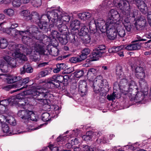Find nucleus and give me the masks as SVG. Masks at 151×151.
<instances>
[{
  "label": "nucleus",
  "instance_id": "obj_48",
  "mask_svg": "<svg viewBox=\"0 0 151 151\" xmlns=\"http://www.w3.org/2000/svg\"><path fill=\"white\" fill-rule=\"evenodd\" d=\"M8 45L6 40L5 39H2L0 41V47L1 49H5Z\"/></svg>",
  "mask_w": 151,
  "mask_h": 151
},
{
  "label": "nucleus",
  "instance_id": "obj_29",
  "mask_svg": "<svg viewBox=\"0 0 151 151\" xmlns=\"http://www.w3.org/2000/svg\"><path fill=\"white\" fill-rule=\"evenodd\" d=\"M21 15L26 17L28 20H30L32 19H34L35 17V15H32V16L30 14L29 12L27 10H24L22 11L21 12Z\"/></svg>",
  "mask_w": 151,
  "mask_h": 151
},
{
  "label": "nucleus",
  "instance_id": "obj_8",
  "mask_svg": "<svg viewBox=\"0 0 151 151\" xmlns=\"http://www.w3.org/2000/svg\"><path fill=\"white\" fill-rule=\"evenodd\" d=\"M33 111H29V110H19L18 113V116L23 119L24 122L27 121L30 119L31 120L37 121V119L35 117Z\"/></svg>",
  "mask_w": 151,
  "mask_h": 151
},
{
  "label": "nucleus",
  "instance_id": "obj_7",
  "mask_svg": "<svg viewBox=\"0 0 151 151\" xmlns=\"http://www.w3.org/2000/svg\"><path fill=\"white\" fill-rule=\"evenodd\" d=\"M138 89V88L135 82L131 80L127 86V88H125L123 90L122 92L124 95H127L129 98H130L131 96L135 95V93H137Z\"/></svg>",
  "mask_w": 151,
  "mask_h": 151
},
{
  "label": "nucleus",
  "instance_id": "obj_9",
  "mask_svg": "<svg viewBox=\"0 0 151 151\" xmlns=\"http://www.w3.org/2000/svg\"><path fill=\"white\" fill-rule=\"evenodd\" d=\"M94 89L96 91L99 90L100 88H103L104 86L107 89L108 91L109 89V86L108 82L106 80L102 79V77L101 76H99L95 79L93 83Z\"/></svg>",
  "mask_w": 151,
  "mask_h": 151
},
{
  "label": "nucleus",
  "instance_id": "obj_2",
  "mask_svg": "<svg viewBox=\"0 0 151 151\" xmlns=\"http://www.w3.org/2000/svg\"><path fill=\"white\" fill-rule=\"evenodd\" d=\"M35 20L38 21V26L43 33H46L48 31V27L47 25L50 23V24L51 20L49 16H48V11L46 14L42 15L40 18L37 13H35Z\"/></svg>",
  "mask_w": 151,
  "mask_h": 151
},
{
  "label": "nucleus",
  "instance_id": "obj_35",
  "mask_svg": "<svg viewBox=\"0 0 151 151\" xmlns=\"http://www.w3.org/2000/svg\"><path fill=\"white\" fill-rule=\"evenodd\" d=\"M96 72V70L94 68H91L89 69L87 74V77L90 80L93 79V76L95 75V74Z\"/></svg>",
  "mask_w": 151,
  "mask_h": 151
},
{
  "label": "nucleus",
  "instance_id": "obj_16",
  "mask_svg": "<svg viewBox=\"0 0 151 151\" xmlns=\"http://www.w3.org/2000/svg\"><path fill=\"white\" fill-rule=\"evenodd\" d=\"M124 12L125 14L127 16V17H124L123 18L122 21V23L127 31L128 32H130L131 29L132 27L129 18H133L135 20V17H137L138 14L135 17H132L130 16L129 14H127L125 12Z\"/></svg>",
  "mask_w": 151,
  "mask_h": 151
},
{
  "label": "nucleus",
  "instance_id": "obj_52",
  "mask_svg": "<svg viewBox=\"0 0 151 151\" xmlns=\"http://www.w3.org/2000/svg\"><path fill=\"white\" fill-rule=\"evenodd\" d=\"M12 4L14 7H18L21 4L20 0H13L12 1Z\"/></svg>",
  "mask_w": 151,
  "mask_h": 151
},
{
  "label": "nucleus",
  "instance_id": "obj_44",
  "mask_svg": "<svg viewBox=\"0 0 151 151\" xmlns=\"http://www.w3.org/2000/svg\"><path fill=\"white\" fill-rule=\"evenodd\" d=\"M82 37L81 40L84 43L88 44L90 43L91 38L89 35L87 34L86 35L83 36Z\"/></svg>",
  "mask_w": 151,
  "mask_h": 151
},
{
  "label": "nucleus",
  "instance_id": "obj_64",
  "mask_svg": "<svg viewBox=\"0 0 151 151\" xmlns=\"http://www.w3.org/2000/svg\"><path fill=\"white\" fill-rule=\"evenodd\" d=\"M96 141L98 143L101 144H104L106 142V140L104 138L101 139H97Z\"/></svg>",
  "mask_w": 151,
  "mask_h": 151
},
{
  "label": "nucleus",
  "instance_id": "obj_37",
  "mask_svg": "<svg viewBox=\"0 0 151 151\" xmlns=\"http://www.w3.org/2000/svg\"><path fill=\"white\" fill-rule=\"evenodd\" d=\"M26 32L25 31H18L15 29H12L11 31V35L14 37H16L18 35H22V34H24Z\"/></svg>",
  "mask_w": 151,
  "mask_h": 151
},
{
  "label": "nucleus",
  "instance_id": "obj_39",
  "mask_svg": "<svg viewBox=\"0 0 151 151\" xmlns=\"http://www.w3.org/2000/svg\"><path fill=\"white\" fill-rule=\"evenodd\" d=\"M60 18L64 21L69 22L70 19V17L68 13L65 12H62L60 16Z\"/></svg>",
  "mask_w": 151,
  "mask_h": 151
},
{
  "label": "nucleus",
  "instance_id": "obj_40",
  "mask_svg": "<svg viewBox=\"0 0 151 151\" xmlns=\"http://www.w3.org/2000/svg\"><path fill=\"white\" fill-rule=\"evenodd\" d=\"M122 78L120 82L119 86L120 88L123 89V90L125 88H127V86L128 85L127 83V79L126 78Z\"/></svg>",
  "mask_w": 151,
  "mask_h": 151
},
{
  "label": "nucleus",
  "instance_id": "obj_20",
  "mask_svg": "<svg viewBox=\"0 0 151 151\" xmlns=\"http://www.w3.org/2000/svg\"><path fill=\"white\" fill-rule=\"evenodd\" d=\"M81 24L80 21L77 19L71 22L70 26L71 28V32L74 34L78 32V27Z\"/></svg>",
  "mask_w": 151,
  "mask_h": 151
},
{
  "label": "nucleus",
  "instance_id": "obj_5",
  "mask_svg": "<svg viewBox=\"0 0 151 151\" xmlns=\"http://www.w3.org/2000/svg\"><path fill=\"white\" fill-rule=\"evenodd\" d=\"M108 23L110 26H116L119 24L120 19V16L118 12L114 9H111L108 14Z\"/></svg>",
  "mask_w": 151,
  "mask_h": 151
},
{
  "label": "nucleus",
  "instance_id": "obj_22",
  "mask_svg": "<svg viewBox=\"0 0 151 151\" xmlns=\"http://www.w3.org/2000/svg\"><path fill=\"white\" fill-rule=\"evenodd\" d=\"M108 38L111 40H114L117 36L116 29L115 27H111L107 32Z\"/></svg>",
  "mask_w": 151,
  "mask_h": 151
},
{
  "label": "nucleus",
  "instance_id": "obj_19",
  "mask_svg": "<svg viewBox=\"0 0 151 151\" xmlns=\"http://www.w3.org/2000/svg\"><path fill=\"white\" fill-rule=\"evenodd\" d=\"M146 21L143 17L141 16L137 19L134 23L135 27L137 30H140L145 25Z\"/></svg>",
  "mask_w": 151,
  "mask_h": 151
},
{
  "label": "nucleus",
  "instance_id": "obj_14",
  "mask_svg": "<svg viewBox=\"0 0 151 151\" xmlns=\"http://www.w3.org/2000/svg\"><path fill=\"white\" fill-rule=\"evenodd\" d=\"M25 34H30L32 36V37L33 39H36L37 36H40L41 35L43 36H46V35H44L41 32L43 33L42 30H39L38 28L36 26L33 25L30 27L27 30Z\"/></svg>",
  "mask_w": 151,
  "mask_h": 151
},
{
  "label": "nucleus",
  "instance_id": "obj_47",
  "mask_svg": "<svg viewBox=\"0 0 151 151\" xmlns=\"http://www.w3.org/2000/svg\"><path fill=\"white\" fill-rule=\"evenodd\" d=\"M67 38V40H68L69 42L73 44H76L78 41L77 39H75V35L72 34L70 35Z\"/></svg>",
  "mask_w": 151,
  "mask_h": 151
},
{
  "label": "nucleus",
  "instance_id": "obj_10",
  "mask_svg": "<svg viewBox=\"0 0 151 151\" xmlns=\"http://www.w3.org/2000/svg\"><path fill=\"white\" fill-rule=\"evenodd\" d=\"M42 88L39 89H33L32 96L34 99L37 98V100H42L43 98H47L50 92L48 88Z\"/></svg>",
  "mask_w": 151,
  "mask_h": 151
},
{
  "label": "nucleus",
  "instance_id": "obj_18",
  "mask_svg": "<svg viewBox=\"0 0 151 151\" xmlns=\"http://www.w3.org/2000/svg\"><path fill=\"white\" fill-rule=\"evenodd\" d=\"M78 89L79 91L81 93V96L86 95L87 92L86 82L83 81H80L79 82Z\"/></svg>",
  "mask_w": 151,
  "mask_h": 151
},
{
  "label": "nucleus",
  "instance_id": "obj_34",
  "mask_svg": "<svg viewBox=\"0 0 151 151\" xmlns=\"http://www.w3.org/2000/svg\"><path fill=\"white\" fill-rule=\"evenodd\" d=\"M62 20L60 18H59V19H57L56 21H54L51 23L49 25L50 27H52L55 26L58 28L63 24Z\"/></svg>",
  "mask_w": 151,
  "mask_h": 151
},
{
  "label": "nucleus",
  "instance_id": "obj_17",
  "mask_svg": "<svg viewBox=\"0 0 151 151\" xmlns=\"http://www.w3.org/2000/svg\"><path fill=\"white\" fill-rule=\"evenodd\" d=\"M3 59L6 61L8 67L11 68L16 67L17 62L15 59L9 56L4 57Z\"/></svg>",
  "mask_w": 151,
  "mask_h": 151
},
{
  "label": "nucleus",
  "instance_id": "obj_6",
  "mask_svg": "<svg viewBox=\"0 0 151 151\" xmlns=\"http://www.w3.org/2000/svg\"><path fill=\"white\" fill-rule=\"evenodd\" d=\"M63 81V76L55 75L52 76V79L45 84L44 86L46 88H53L60 87V83Z\"/></svg>",
  "mask_w": 151,
  "mask_h": 151
},
{
  "label": "nucleus",
  "instance_id": "obj_26",
  "mask_svg": "<svg viewBox=\"0 0 151 151\" xmlns=\"http://www.w3.org/2000/svg\"><path fill=\"white\" fill-rule=\"evenodd\" d=\"M1 117L11 125L15 126L16 124V120L12 116H5L4 115H2Z\"/></svg>",
  "mask_w": 151,
  "mask_h": 151
},
{
  "label": "nucleus",
  "instance_id": "obj_31",
  "mask_svg": "<svg viewBox=\"0 0 151 151\" xmlns=\"http://www.w3.org/2000/svg\"><path fill=\"white\" fill-rule=\"evenodd\" d=\"M67 37L64 33H60L57 39L63 45H65L68 42Z\"/></svg>",
  "mask_w": 151,
  "mask_h": 151
},
{
  "label": "nucleus",
  "instance_id": "obj_58",
  "mask_svg": "<svg viewBox=\"0 0 151 151\" xmlns=\"http://www.w3.org/2000/svg\"><path fill=\"white\" fill-rule=\"evenodd\" d=\"M77 57L79 62H82L87 58L85 55H83L82 53L80 55L77 56Z\"/></svg>",
  "mask_w": 151,
  "mask_h": 151
},
{
  "label": "nucleus",
  "instance_id": "obj_4",
  "mask_svg": "<svg viewBox=\"0 0 151 151\" xmlns=\"http://www.w3.org/2000/svg\"><path fill=\"white\" fill-rule=\"evenodd\" d=\"M47 36L41 35L40 37L37 36L36 39H34L32 44V49L34 52H36L40 54H45L44 48V44L43 40Z\"/></svg>",
  "mask_w": 151,
  "mask_h": 151
},
{
  "label": "nucleus",
  "instance_id": "obj_12",
  "mask_svg": "<svg viewBox=\"0 0 151 151\" xmlns=\"http://www.w3.org/2000/svg\"><path fill=\"white\" fill-rule=\"evenodd\" d=\"M13 97L11 101L13 102V104H17L19 106L24 109L27 108L28 103L26 101V99L23 98L22 93H19L15 97Z\"/></svg>",
  "mask_w": 151,
  "mask_h": 151
},
{
  "label": "nucleus",
  "instance_id": "obj_11",
  "mask_svg": "<svg viewBox=\"0 0 151 151\" xmlns=\"http://www.w3.org/2000/svg\"><path fill=\"white\" fill-rule=\"evenodd\" d=\"M106 52V47L104 45H99L97 46L93 50L91 58V60L96 61L98 60Z\"/></svg>",
  "mask_w": 151,
  "mask_h": 151
},
{
  "label": "nucleus",
  "instance_id": "obj_30",
  "mask_svg": "<svg viewBox=\"0 0 151 151\" xmlns=\"http://www.w3.org/2000/svg\"><path fill=\"white\" fill-rule=\"evenodd\" d=\"M137 93H135L134 96H130V98H129L131 100H132L134 99V97H135L137 100H138V101H140L144 99V95L142 92H137Z\"/></svg>",
  "mask_w": 151,
  "mask_h": 151
},
{
  "label": "nucleus",
  "instance_id": "obj_61",
  "mask_svg": "<svg viewBox=\"0 0 151 151\" xmlns=\"http://www.w3.org/2000/svg\"><path fill=\"white\" fill-rule=\"evenodd\" d=\"M48 73L47 70H45L40 72L39 74V76L40 78H41L47 75Z\"/></svg>",
  "mask_w": 151,
  "mask_h": 151
},
{
  "label": "nucleus",
  "instance_id": "obj_42",
  "mask_svg": "<svg viewBox=\"0 0 151 151\" xmlns=\"http://www.w3.org/2000/svg\"><path fill=\"white\" fill-rule=\"evenodd\" d=\"M31 4L34 7H38L42 4L41 0H30Z\"/></svg>",
  "mask_w": 151,
  "mask_h": 151
},
{
  "label": "nucleus",
  "instance_id": "obj_56",
  "mask_svg": "<svg viewBox=\"0 0 151 151\" xmlns=\"http://www.w3.org/2000/svg\"><path fill=\"white\" fill-rule=\"evenodd\" d=\"M59 31L61 33H64V32L67 29V27L64 24H63L60 27L58 28Z\"/></svg>",
  "mask_w": 151,
  "mask_h": 151
},
{
  "label": "nucleus",
  "instance_id": "obj_28",
  "mask_svg": "<svg viewBox=\"0 0 151 151\" xmlns=\"http://www.w3.org/2000/svg\"><path fill=\"white\" fill-rule=\"evenodd\" d=\"M114 27H116V31H117L118 35L119 37H122L125 36L126 34L125 30L119 24H117L116 26Z\"/></svg>",
  "mask_w": 151,
  "mask_h": 151
},
{
  "label": "nucleus",
  "instance_id": "obj_57",
  "mask_svg": "<svg viewBox=\"0 0 151 151\" xmlns=\"http://www.w3.org/2000/svg\"><path fill=\"white\" fill-rule=\"evenodd\" d=\"M104 88H100L99 89V90L97 91H96L95 89H94V91L96 93L99 92L100 93V94L101 96H103L104 95H105V94L106 93V92L107 91H108L106 89V91H104L103 90Z\"/></svg>",
  "mask_w": 151,
  "mask_h": 151
},
{
  "label": "nucleus",
  "instance_id": "obj_62",
  "mask_svg": "<svg viewBox=\"0 0 151 151\" xmlns=\"http://www.w3.org/2000/svg\"><path fill=\"white\" fill-rule=\"evenodd\" d=\"M70 61L73 63H76L79 62L77 57H73L70 59Z\"/></svg>",
  "mask_w": 151,
  "mask_h": 151
},
{
  "label": "nucleus",
  "instance_id": "obj_43",
  "mask_svg": "<svg viewBox=\"0 0 151 151\" xmlns=\"http://www.w3.org/2000/svg\"><path fill=\"white\" fill-rule=\"evenodd\" d=\"M82 139L85 141H88L92 140V134L91 132H87L86 135L82 137Z\"/></svg>",
  "mask_w": 151,
  "mask_h": 151
},
{
  "label": "nucleus",
  "instance_id": "obj_23",
  "mask_svg": "<svg viewBox=\"0 0 151 151\" xmlns=\"http://www.w3.org/2000/svg\"><path fill=\"white\" fill-rule=\"evenodd\" d=\"M78 16L80 19L83 21H86L91 18L92 16V14L88 12H84L78 13Z\"/></svg>",
  "mask_w": 151,
  "mask_h": 151
},
{
  "label": "nucleus",
  "instance_id": "obj_59",
  "mask_svg": "<svg viewBox=\"0 0 151 151\" xmlns=\"http://www.w3.org/2000/svg\"><path fill=\"white\" fill-rule=\"evenodd\" d=\"M90 52V50L88 48H85L83 49L82 51V53L86 56V58L87 57V55L89 54Z\"/></svg>",
  "mask_w": 151,
  "mask_h": 151
},
{
  "label": "nucleus",
  "instance_id": "obj_27",
  "mask_svg": "<svg viewBox=\"0 0 151 151\" xmlns=\"http://www.w3.org/2000/svg\"><path fill=\"white\" fill-rule=\"evenodd\" d=\"M4 59L0 60V70L3 73H6L8 71V66Z\"/></svg>",
  "mask_w": 151,
  "mask_h": 151
},
{
  "label": "nucleus",
  "instance_id": "obj_49",
  "mask_svg": "<svg viewBox=\"0 0 151 151\" xmlns=\"http://www.w3.org/2000/svg\"><path fill=\"white\" fill-rule=\"evenodd\" d=\"M126 46H124L123 45H121L120 46L117 47H113L112 49L111 52H119V50L122 51L121 50L122 49H125V47Z\"/></svg>",
  "mask_w": 151,
  "mask_h": 151
},
{
  "label": "nucleus",
  "instance_id": "obj_41",
  "mask_svg": "<svg viewBox=\"0 0 151 151\" xmlns=\"http://www.w3.org/2000/svg\"><path fill=\"white\" fill-rule=\"evenodd\" d=\"M20 79H20V80H19L18 81H17L16 82H17L15 83L7 86V87L10 89L12 88H19L21 86H22V84L21 83Z\"/></svg>",
  "mask_w": 151,
  "mask_h": 151
},
{
  "label": "nucleus",
  "instance_id": "obj_36",
  "mask_svg": "<svg viewBox=\"0 0 151 151\" xmlns=\"http://www.w3.org/2000/svg\"><path fill=\"white\" fill-rule=\"evenodd\" d=\"M1 119H0V122H1V130L4 133H9L10 130L7 124L5 123H2L1 121Z\"/></svg>",
  "mask_w": 151,
  "mask_h": 151
},
{
  "label": "nucleus",
  "instance_id": "obj_24",
  "mask_svg": "<svg viewBox=\"0 0 151 151\" xmlns=\"http://www.w3.org/2000/svg\"><path fill=\"white\" fill-rule=\"evenodd\" d=\"M13 99V97H12L11 98H9L8 99H4L2 100H0V108L2 107L1 106H3L4 108L5 109V110L1 109V110H3L4 111H6L5 110L6 107L9 105V104H13V102L11 101Z\"/></svg>",
  "mask_w": 151,
  "mask_h": 151
},
{
  "label": "nucleus",
  "instance_id": "obj_63",
  "mask_svg": "<svg viewBox=\"0 0 151 151\" xmlns=\"http://www.w3.org/2000/svg\"><path fill=\"white\" fill-rule=\"evenodd\" d=\"M135 71L136 74H137V73H140L141 72L144 71V70L142 67L140 66H137L135 69Z\"/></svg>",
  "mask_w": 151,
  "mask_h": 151
},
{
  "label": "nucleus",
  "instance_id": "obj_50",
  "mask_svg": "<svg viewBox=\"0 0 151 151\" xmlns=\"http://www.w3.org/2000/svg\"><path fill=\"white\" fill-rule=\"evenodd\" d=\"M4 12L8 16L10 17L13 16L14 14V10L11 9H5L4 10Z\"/></svg>",
  "mask_w": 151,
  "mask_h": 151
},
{
  "label": "nucleus",
  "instance_id": "obj_33",
  "mask_svg": "<svg viewBox=\"0 0 151 151\" xmlns=\"http://www.w3.org/2000/svg\"><path fill=\"white\" fill-rule=\"evenodd\" d=\"M23 34H24L25 35L26 34L24 33V34H22L21 35L22 36V40L24 43L28 45V43L29 42L32 40L34 41V39H33L32 37V36L28 34L29 35V36L28 37L27 36V35H23Z\"/></svg>",
  "mask_w": 151,
  "mask_h": 151
},
{
  "label": "nucleus",
  "instance_id": "obj_21",
  "mask_svg": "<svg viewBox=\"0 0 151 151\" xmlns=\"http://www.w3.org/2000/svg\"><path fill=\"white\" fill-rule=\"evenodd\" d=\"M141 45L139 42H136L135 41L126 47L125 49L128 50H134L139 49L141 47Z\"/></svg>",
  "mask_w": 151,
  "mask_h": 151
},
{
  "label": "nucleus",
  "instance_id": "obj_46",
  "mask_svg": "<svg viewBox=\"0 0 151 151\" xmlns=\"http://www.w3.org/2000/svg\"><path fill=\"white\" fill-rule=\"evenodd\" d=\"M51 119L50 114L47 112L44 113L42 115V119L44 122H47Z\"/></svg>",
  "mask_w": 151,
  "mask_h": 151
},
{
  "label": "nucleus",
  "instance_id": "obj_13",
  "mask_svg": "<svg viewBox=\"0 0 151 151\" xmlns=\"http://www.w3.org/2000/svg\"><path fill=\"white\" fill-rule=\"evenodd\" d=\"M67 137H59L57 139V143L59 145L60 143L62 142V140H63V139H65L68 141V143H67L65 145V147L66 148L68 149H70L71 148H74L75 147V146L73 145H77L78 144L79 141L76 138L69 139H66Z\"/></svg>",
  "mask_w": 151,
  "mask_h": 151
},
{
  "label": "nucleus",
  "instance_id": "obj_51",
  "mask_svg": "<svg viewBox=\"0 0 151 151\" xmlns=\"http://www.w3.org/2000/svg\"><path fill=\"white\" fill-rule=\"evenodd\" d=\"M83 70H77L75 72V75L77 78H80L83 76Z\"/></svg>",
  "mask_w": 151,
  "mask_h": 151
},
{
  "label": "nucleus",
  "instance_id": "obj_54",
  "mask_svg": "<svg viewBox=\"0 0 151 151\" xmlns=\"http://www.w3.org/2000/svg\"><path fill=\"white\" fill-rule=\"evenodd\" d=\"M137 77L138 78L143 79L145 77V74L144 71L137 73L136 74Z\"/></svg>",
  "mask_w": 151,
  "mask_h": 151
},
{
  "label": "nucleus",
  "instance_id": "obj_53",
  "mask_svg": "<svg viewBox=\"0 0 151 151\" xmlns=\"http://www.w3.org/2000/svg\"><path fill=\"white\" fill-rule=\"evenodd\" d=\"M60 34L56 31L52 30L51 32L50 35L51 36L53 39H57L58 37L59 36Z\"/></svg>",
  "mask_w": 151,
  "mask_h": 151
},
{
  "label": "nucleus",
  "instance_id": "obj_55",
  "mask_svg": "<svg viewBox=\"0 0 151 151\" xmlns=\"http://www.w3.org/2000/svg\"><path fill=\"white\" fill-rule=\"evenodd\" d=\"M116 97V94H115L114 92L112 94L108 95L107 96V99L109 101H113V100L115 99V98Z\"/></svg>",
  "mask_w": 151,
  "mask_h": 151
},
{
  "label": "nucleus",
  "instance_id": "obj_15",
  "mask_svg": "<svg viewBox=\"0 0 151 151\" xmlns=\"http://www.w3.org/2000/svg\"><path fill=\"white\" fill-rule=\"evenodd\" d=\"M48 12L51 20L50 23L60 18L62 13L61 11L57 9H52L48 11Z\"/></svg>",
  "mask_w": 151,
  "mask_h": 151
},
{
  "label": "nucleus",
  "instance_id": "obj_60",
  "mask_svg": "<svg viewBox=\"0 0 151 151\" xmlns=\"http://www.w3.org/2000/svg\"><path fill=\"white\" fill-rule=\"evenodd\" d=\"M20 81L22 83V85L24 86L26 85L29 81V78L28 77L22 79L21 77Z\"/></svg>",
  "mask_w": 151,
  "mask_h": 151
},
{
  "label": "nucleus",
  "instance_id": "obj_32",
  "mask_svg": "<svg viewBox=\"0 0 151 151\" xmlns=\"http://www.w3.org/2000/svg\"><path fill=\"white\" fill-rule=\"evenodd\" d=\"M21 79V77L12 76H9L6 78V82L8 83H11L18 81Z\"/></svg>",
  "mask_w": 151,
  "mask_h": 151
},
{
  "label": "nucleus",
  "instance_id": "obj_25",
  "mask_svg": "<svg viewBox=\"0 0 151 151\" xmlns=\"http://www.w3.org/2000/svg\"><path fill=\"white\" fill-rule=\"evenodd\" d=\"M87 24L85 23H81L80 25L81 29L79 32L78 34L80 36L85 35L88 34V30L86 27Z\"/></svg>",
  "mask_w": 151,
  "mask_h": 151
},
{
  "label": "nucleus",
  "instance_id": "obj_38",
  "mask_svg": "<svg viewBox=\"0 0 151 151\" xmlns=\"http://www.w3.org/2000/svg\"><path fill=\"white\" fill-rule=\"evenodd\" d=\"M116 74L117 77L119 78H124V73L122 71V68L120 66H117L116 69Z\"/></svg>",
  "mask_w": 151,
  "mask_h": 151
},
{
  "label": "nucleus",
  "instance_id": "obj_1",
  "mask_svg": "<svg viewBox=\"0 0 151 151\" xmlns=\"http://www.w3.org/2000/svg\"><path fill=\"white\" fill-rule=\"evenodd\" d=\"M26 47L22 44L17 45H10L9 46V50L12 52V56L15 59H17L20 63H23L24 61L27 60V58L25 55L21 53L20 50L23 49H25Z\"/></svg>",
  "mask_w": 151,
  "mask_h": 151
},
{
  "label": "nucleus",
  "instance_id": "obj_45",
  "mask_svg": "<svg viewBox=\"0 0 151 151\" xmlns=\"http://www.w3.org/2000/svg\"><path fill=\"white\" fill-rule=\"evenodd\" d=\"M135 4H136L139 10H140V8L144 9L145 8V7H147L146 5L144 2L143 0H141V1L138 0L137 2Z\"/></svg>",
  "mask_w": 151,
  "mask_h": 151
},
{
  "label": "nucleus",
  "instance_id": "obj_3",
  "mask_svg": "<svg viewBox=\"0 0 151 151\" xmlns=\"http://www.w3.org/2000/svg\"><path fill=\"white\" fill-rule=\"evenodd\" d=\"M95 24H90L89 25V28L91 30L95 32L96 29H98L102 33H105L107 31L108 29H109L111 27H114V26H110L109 24L108 23H105V21L102 18L98 19L96 21H95Z\"/></svg>",
  "mask_w": 151,
  "mask_h": 151
}]
</instances>
